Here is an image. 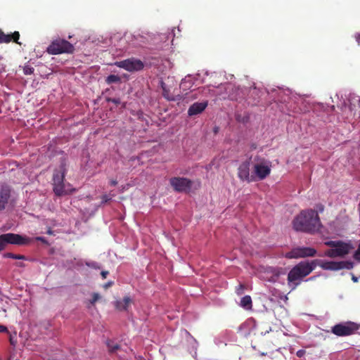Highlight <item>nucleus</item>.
I'll list each match as a JSON object with an SVG mask.
<instances>
[{"instance_id": "f257e3e1", "label": "nucleus", "mask_w": 360, "mask_h": 360, "mask_svg": "<svg viewBox=\"0 0 360 360\" xmlns=\"http://www.w3.org/2000/svg\"><path fill=\"white\" fill-rule=\"evenodd\" d=\"M292 224L295 231L308 233H314L321 227L318 212L312 209L302 210L293 219Z\"/></svg>"}, {"instance_id": "c756f323", "label": "nucleus", "mask_w": 360, "mask_h": 360, "mask_svg": "<svg viewBox=\"0 0 360 360\" xmlns=\"http://www.w3.org/2000/svg\"><path fill=\"white\" fill-rule=\"evenodd\" d=\"M340 241L330 240L326 242V245L333 248H335L340 243Z\"/></svg>"}, {"instance_id": "37998d69", "label": "nucleus", "mask_w": 360, "mask_h": 360, "mask_svg": "<svg viewBox=\"0 0 360 360\" xmlns=\"http://www.w3.org/2000/svg\"><path fill=\"white\" fill-rule=\"evenodd\" d=\"M3 59V57L1 56H0V60H1Z\"/></svg>"}, {"instance_id": "9b49d317", "label": "nucleus", "mask_w": 360, "mask_h": 360, "mask_svg": "<svg viewBox=\"0 0 360 360\" xmlns=\"http://www.w3.org/2000/svg\"><path fill=\"white\" fill-rule=\"evenodd\" d=\"M350 249L351 246L349 244L340 241L335 248L328 250L325 255L331 258L344 257L349 253Z\"/></svg>"}, {"instance_id": "f8f14e48", "label": "nucleus", "mask_w": 360, "mask_h": 360, "mask_svg": "<svg viewBox=\"0 0 360 360\" xmlns=\"http://www.w3.org/2000/svg\"><path fill=\"white\" fill-rule=\"evenodd\" d=\"M4 238L8 244L23 245L30 242V239L21 235L13 233H4Z\"/></svg>"}, {"instance_id": "aec40b11", "label": "nucleus", "mask_w": 360, "mask_h": 360, "mask_svg": "<svg viewBox=\"0 0 360 360\" xmlns=\"http://www.w3.org/2000/svg\"><path fill=\"white\" fill-rule=\"evenodd\" d=\"M12 40H11V34H6L4 33V32L0 29V44H2V43H6V44H8L9 42H11Z\"/></svg>"}, {"instance_id": "a211bd4d", "label": "nucleus", "mask_w": 360, "mask_h": 360, "mask_svg": "<svg viewBox=\"0 0 360 360\" xmlns=\"http://www.w3.org/2000/svg\"><path fill=\"white\" fill-rule=\"evenodd\" d=\"M240 306L246 309L252 308V299L249 295L244 296L240 300Z\"/></svg>"}, {"instance_id": "6ab92c4d", "label": "nucleus", "mask_w": 360, "mask_h": 360, "mask_svg": "<svg viewBox=\"0 0 360 360\" xmlns=\"http://www.w3.org/2000/svg\"><path fill=\"white\" fill-rule=\"evenodd\" d=\"M161 87L162 89V96L168 101H173L174 98L172 95H170L169 90L167 89L166 84L161 82Z\"/></svg>"}, {"instance_id": "4468645a", "label": "nucleus", "mask_w": 360, "mask_h": 360, "mask_svg": "<svg viewBox=\"0 0 360 360\" xmlns=\"http://www.w3.org/2000/svg\"><path fill=\"white\" fill-rule=\"evenodd\" d=\"M208 105L207 101L204 102H195L193 104H192L188 110V115L189 116H193L198 115L203 112L205 109L207 108Z\"/></svg>"}, {"instance_id": "f3484780", "label": "nucleus", "mask_w": 360, "mask_h": 360, "mask_svg": "<svg viewBox=\"0 0 360 360\" xmlns=\"http://www.w3.org/2000/svg\"><path fill=\"white\" fill-rule=\"evenodd\" d=\"M106 345L108 347V352L110 354L115 353L117 351L120 349V345L115 342L113 340H107Z\"/></svg>"}, {"instance_id": "1a4fd4ad", "label": "nucleus", "mask_w": 360, "mask_h": 360, "mask_svg": "<svg viewBox=\"0 0 360 360\" xmlns=\"http://www.w3.org/2000/svg\"><path fill=\"white\" fill-rule=\"evenodd\" d=\"M316 253V250L312 248L297 247L288 252L285 257L288 259L301 258L307 257H314Z\"/></svg>"}, {"instance_id": "f03ea898", "label": "nucleus", "mask_w": 360, "mask_h": 360, "mask_svg": "<svg viewBox=\"0 0 360 360\" xmlns=\"http://www.w3.org/2000/svg\"><path fill=\"white\" fill-rule=\"evenodd\" d=\"M317 260L302 261L296 264L288 274V283H293L295 288L304 277L309 275L316 266Z\"/></svg>"}, {"instance_id": "473e14b6", "label": "nucleus", "mask_w": 360, "mask_h": 360, "mask_svg": "<svg viewBox=\"0 0 360 360\" xmlns=\"http://www.w3.org/2000/svg\"><path fill=\"white\" fill-rule=\"evenodd\" d=\"M109 272L108 271H102L101 273V275L103 279L106 278L107 276L108 275Z\"/></svg>"}, {"instance_id": "b1692460", "label": "nucleus", "mask_w": 360, "mask_h": 360, "mask_svg": "<svg viewBox=\"0 0 360 360\" xmlns=\"http://www.w3.org/2000/svg\"><path fill=\"white\" fill-rule=\"evenodd\" d=\"M8 244L4 234H1L0 236V252L4 250Z\"/></svg>"}, {"instance_id": "9d476101", "label": "nucleus", "mask_w": 360, "mask_h": 360, "mask_svg": "<svg viewBox=\"0 0 360 360\" xmlns=\"http://www.w3.org/2000/svg\"><path fill=\"white\" fill-rule=\"evenodd\" d=\"M250 163L249 160L243 162L238 168V177L240 181H246L247 183L255 182V179L253 176V172L250 173Z\"/></svg>"}, {"instance_id": "58836bf2", "label": "nucleus", "mask_w": 360, "mask_h": 360, "mask_svg": "<svg viewBox=\"0 0 360 360\" xmlns=\"http://www.w3.org/2000/svg\"><path fill=\"white\" fill-rule=\"evenodd\" d=\"M112 282H108V283H106V284H105V285H104V288H108V287L111 286V285H112Z\"/></svg>"}, {"instance_id": "2f4dec72", "label": "nucleus", "mask_w": 360, "mask_h": 360, "mask_svg": "<svg viewBox=\"0 0 360 360\" xmlns=\"http://www.w3.org/2000/svg\"><path fill=\"white\" fill-rule=\"evenodd\" d=\"M35 240L37 241H41V243H43L44 244H46L47 245H49L47 240L44 237L37 236L35 238Z\"/></svg>"}, {"instance_id": "412c9836", "label": "nucleus", "mask_w": 360, "mask_h": 360, "mask_svg": "<svg viewBox=\"0 0 360 360\" xmlns=\"http://www.w3.org/2000/svg\"><path fill=\"white\" fill-rule=\"evenodd\" d=\"M120 80H121V79H120V77L118 75H109V76H108L106 77L105 82L108 84H112V83L120 82Z\"/></svg>"}, {"instance_id": "4c0bfd02", "label": "nucleus", "mask_w": 360, "mask_h": 360, "mask_svg": "<svg viewBox=\"0 0 360 360\" xmlns=\"http://www.w3.org/2000/svg\"><path fill=\"white\" fill-rule=\"evenodd\" d=\"M110 184L111 186H115L117 184V181L115 179H112L110 181Z\"/></svg>"}, {"instance_id": "393cba45", "label": "nucleus", "mask_w": 360, "mask_h": 360, "mask_svg": "<svg viewBox=\"0 0 360 360\" xmlns=\"http://www.w3.org/2000/svg\"><path fill=\"white\" fill-rule=\"evenodd\" d=\"M11 40L18 44H20V43L18 41L20 38V33L18 31L14 32L13 33L11 34Z\"/></svg>"}, {"instance_id": "4be33fe9", "label": "nucleus", "mask_w": 360, "mask_h": 360, "mask_svg": "<svg viewBox=\"0 0 360 360\" xmlns=\"http://www.w3.org/2000/svg\"><path fill=\"white\" fill-rule=\"evenodd\" d=\"M354 266L353 262L349 261H341L340 262V270L346 269H352Z\"/></svg>"}, {"instance_id": "bb28decb", "label": "nucleus", "mask_w": 360, "mask_h": 360, "mask_svg": "<svg viewBox=\"0 0 360 360\" xmlns=\"http://www.w3.org/2000/svg\"><path fill=\"white\" fill-rule=\"evenodd\" d=\"M112 196L113 195H106V194L102 195L101 196V203L105 204V203L108 202L109 201L111 200Z\"/></svg>"}, {"instance_id": "2eb2a0df", "label": "nucleus", "mask_w": 360, "mask_h": 360, "mask_svg": "<svg viewBox=\"0 0 360 360\" xmlns=\"http://www.w3.org/2000/svg\"><path fill=\"white\" fill-rule=\"evenodd\" d=\"M132 300L129 296H125L123 300H117L115 302V307L118 311H127Z\"/></svg>"}, {"instance_id": "ddd939ff", "label": "nucleus", "mask_w": 360, "mask_h": 360, "mask_svg": "<svg viewBox=\"0 0 360 360\" xmlns=\"http://www.w3.org/2000/svg\"><path fill=\"white\" fill-rule=\"evenodd\" d=\"M11 197V188L5 184H0V211L4 210Z\"/></svg>"}, {"instance_id": "79ce46f5", "label": "nucleus", "mask_w": 360, "mask_h": 360, "mask_svg": "<svg viewBox=\"0 0 360 360\" xmlns=\"http://www.w3.org/2000/svg\"><path fill=\"white\" fill-rule=\"evenodd\" d=\"M352 280H353L354 282H356V281H357V278H356L355 276H353V277H352Z\"/></svg>"}, {"instance_id": "cd10ccee", "label": "nucleus", "mask_w": 360, "mask_h": 360, "mask_svg": "<svg viewBox=\"0 0 360 360\" xmlns=\"http://www.w3.org/2000/svg\"><path fill=\"white\" fill-rule=\"evenodd\" d=\"M101 295L97 292H94L92 295V299L90 300L91 304H94L99 299Z\"/></svg>"}, {"instance_id": "0eeeda50", "label": "nucleus", "mask_w": 360, "mask_h": 360, "mask_svg": "<svg viewBox=\"0 0 360 360\" xmlns=\"http://www.w3.org/2000/svg\"><path fill=\"white\" fill-rule=\"evenodd\" d=\"M115 65L128 72H137L143 69L144 63L136 58H130L115 63Z\"/></svg>"}, {"instance_id": "20e7f679", "label": "nucleus", "mask_w": 360, "mask_h": 360, "mask_svg": "<svg viewBox=\"0 0 360 360\" xmlns=\"http://www.w3.org/2000/svg\"><path fill=\"white\" fill-rule=\"evenodd\" d=\"M254 161L252 172L255 181L265 179L271 174V162L259 155H256Z\"/></svg>"}, {"instance_id": "72a5a7b5", "label": "nucleus", "mask_w": 360, "mask_h": 360, "mask_svg": "<svg viewBox=\"0 0 360 360\" xmlns=\"http://www.w3.org/2000/svg\"><path fill=\"white\" fill-rule=\"evenodd\" d=\"M304 353L305 352L304 350H299L297 352V356L299 357H302Z\"/></svg>"}, {"instance_id": "c9c22d12", "label": "nucleus", "mask_w": 360, "mask_h": 360, "mask_svg": "<svg viewBox=\"0 0 360 360\" xmlns=\"http://www.w3.org/2000/svg\"><path fill=\"white\" fill-rule=\"evenodd\" d=\"M355 39L357 41V44L359 45H360V33H357L356 35H355Z\"/></svg>"}, {"instance_id": "ea45409f", "label": "nucleus", "mask_w": 360, "mask_h": 360, "mask_svg": "<svg viewBox=\"0 0 360 360\" xmlns=\"http://www.w3.org/2000/svg\"><path fill=\"white\" fill-rule=\"evenodd\" d=\"M256 148H257V145L255 143L251 144V146H250V149L251 150H255Z\"/></svg>"}, {"instance_id": "6e6552de", "label": "nucleus", "mask_w": 360, "mask_h": 360, "mask_svg": "<svg viewBox=\"0 0 360 360\" xmlns=\"http://www.w3.org/2000/svg\"><path fill=\"white\" fill-rule=\"evenodd\" d=\"M169 183L174 190L179 193H188L193 185L191 180L184 177H172Z\"/></svg>"}, {"instance_id": "39448f33", "label": "nucleus", "mask_w": 360, "mask_h": 360, "mask_svg": "<svg viewBox=\"0 0 360 360\" xmlns=\"http://www.w3.org/2000/svg\"><path fill=\"white\" fill-rule=\"evenodd\" d=\"M74 51V46L68 41L61 38H57L53 40L47 47V52L51 55L72 53Z\"/></svg>"}, {"instance_id": "a19ab883", "label": "nucleus", "mask_w": 360, "mask_h": 360, "mask_svg": "<svg viewBox=\"0 0 360 360\" xmlns=\"http://www.w3.org/2000/svg\"><path fill=\"white\" fill-rule=\"evenodd\" d=\"M46 233L49 235H53V231L51 229H49Z\"/></svg>"}, {"instance_id": "423d86ee", "label": "nucleus", "mask_w": 360, "mask_h": 360, "mask_svg": "<svg viewBox=\"0 0 360 360\" xmlns=\"http://www.w3.org/2000/svg\"><path fill=\"white\" fill-rule=\"evenodd\" d=\"M360 329V325L356 323L347 321L335 325L331 332L337 336H349L353 335Z\"/></svg>"}, {"instance_id": "5701e85b", "label": "nucleus", "mask_w": 360, "mask_h": 360, "mask_svg": "<svg viewBox=\"0 0 360 360\" xmlns=\"http://www.w3.org/2000/svg\"><path fill=\"white\" fill-rule=\"evenodd\" d=\"M4 257L5 258H12L15 259H25V257L22 255H15L11 252H7L4 254Z\"/></svg>"}, {"instance_id": "7ed1b4c3", "label": "nucleus", "mask_w": 360, "mask_h": 360, "mask_svg": "<svg viewBox=\"0 0 360 360\" xmlns=\"http://www.w3.org/2000/svg\"><path fill=\"white\" fill-rule=\"evenodd\" d=\"M65 174L66 168L65 164H62L60 166L59 170H56L53 173V192L57 196L71 194L76 191L70 184H65L64 183Z\"/></svg>"}, {"instance_id": "a878e982", "label": "nucleus", "mask_w": 360, "mask_h": 360, "mask_svg": "<svg viewBox=\"0 0 360 360\" xmlns=\"http://www.w3.org/2000/svg\"><path fill=\"white\" fill-rule=\"evenodd\" d=\"M23 72L26 75H32L34 72V68L30 65L24 67Z\"/></svg>"}, {"instance_id": "dca6fc26", "label": "nucleus", "mask_w": 360, "mask_h": 360, "mask_svg": "<svg viewBox=\"0 0 360 360\" xmlns=\"http://www.w3.org/2000/svg\"><path fill=\"white\" fill-rule=\"evenodd\" d=\"M321 268L326 270H340V262H325L321 264Z\"/></svg>"}, {"instance_id": "e433bc0d", "label": "nucleus", "mask_w": 360, "mask_h": 360, "mask_svg": "<svg viewBox=\"0 0 360 360\" xmlns=\"http://www.w3.org/2000/svg\"><path fill=\"white\" fill-rule=\"evenodd\" d=\"M110 101L115 104H119L120 103V99L119 98H112V99H110Z\"/></svg>"}, {"instance_id": "c85d7f7f", "label": "nucleus", "mask_w": 360, "mask_h": 360, "mask_svg": "<svg viewBox=\"0 0 360 360\" xmlns=\"http://www.w3.org/2000/svg\"><path fill=\"white\" fill-rule=\"evenodd\" d=\"M245 289V285L242 283H240L236 289V292L237 295H240L243 293Z\"/></svg>"}, {"instance_id": "f704fd0d", "label": "nucleus", "mask_w": 360, "mask_h": 360, "mask_svg": "<svg viewBox=\"0 0 360 360\" xmlns=\"http://www.w3.org/2000/svg\"><path fill=\"white\" fill-rule=\"evenodd\" d=\"M7 331V328L3 325H0V333H4Z\"/></svg>"}, {"instance_id": "7c9ffc66", "label": "nucleus", "mask_w": 360, "mask_h": 360, "mask_svg": "<svg viewBox=\"0 0 360 360\" xmlns=\"http://www.w3.org/2000/svg\"><path fill=\"white\" fill-rule=\"evenodd\" d=\"M354 258L356 260L360 262V244L359 245L358 248L354 255Z\"/></svg>"}]
</instances>
